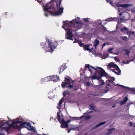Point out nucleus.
Segmentation results:
<instances>
[{
	"label": "nucleus",
	"mask_w": 135,
	"mask_h": 135,
	"mask_svg": "<svg viewBox=\"0 0 135 135\" xmlns=\"http://www.w3.org/2000/svg\"><path fill=\"white\" fill-rule=\"evenodd\" d=\"M82 24L81 23L78 22L76 19H74L73 21L68 22H63V25L62 26L63 28L67 31L65 34L66 38L73 40V35L72 32L74 31L71 28V27H74L80 29L81 28Z\"/></svg>",
	"instance_id": "obj_1"
},
{
	"label": "nucleus",
	"mask_w": 135,
	"mask_h": 135,
	"mask_svg": "<svg viewBox=\"0 0 135 135\" xmlns=\"http://www.w3.org/2000/svg\"><path fill=\"white\" fill-rule=\"evenodd\" d=\"M85 66L86 68H88V70L92 74L93 73V70H94L95 72L93 75L91 76L93 83V79L98 80L101 78L102 76H106L107 75V73L105 71L100 67L95 68L94 67L90 66L89 64H86Z\"/></svg>",
	"instance_id": "obj_2"
},
{
	"label": "nucleus",
	"mask_w": 135,
	"mask_h": 135,
	"mask_svg": "<svg viewBox=\"0 0 135 135\" xmlns=\"http://www.w3.org/2000/svg\"><path fill=\"white\" fill-rule=\"evenodd\" d=\"M56 6L51 5V8L52 10L51 11V15L54 16H57L60 15L63 12L64 8L62 7H60L61 3V1L60 0L57 2H55Z\"/></svg>",
	"instance_id": "obj_3"
},
{
	"label": "nucleus",
	"mask_w": 135,
	"mask_h": 135,
	"mask_svg": "<svg viewBox=\"0 0 135 135\" xmlns=\"http://www.w3.org/2000/svg\"><path fill=\"white\" fill-rule=\"evenodd\" d=\"M122 11V9L118 8V13L120 16V20H118V22H121L122 20L127 21L129 20L130 18L129 14L127 12H123L121 13Z\"/></svg>",
	"instance_id": "obj_4"
},
{
	"label": "nucleus",
	"mask_w": 135,
	"mask_h": 135,
	"mask_svg": "<svg viewBox=\"0 0 135 135\" xmlns=\"http://www.w3.org/2000/svg\"><path fill=\"white\" fill-rule=\"evenodd\" d=\"M37 1L40 4H42L43 8L45 12L44 14L45 16L47 17L50 15H51V1L45 6L43 3H41V1H40L39 0Z\"/></svg>",
	"instance_id": "obj_5"
},
{
	"label": "nucleus",
	"mask_w": 135,
	"mask_h": 135,
	"mask_svg": "<svg viewBox=\"0 0 135 135\" xmlns=\"http://www.w3.org/2000/svg\"><path fill=\"white\" fill-rule=\"evenodd\" d=\"M65 79L61 84L62 87H68L69 89L72 88L73 87L74 81L67 76L65 77Z\"/></svg>",
	"instance_id": "obj_6"
},
{
	"label": "nucleus",
	"mask_w": 135,
	"mask_h": 135,
	"mask_svg": "<svg viewBox=\"0 0 135 135\" xmlns=\"http://www.w3.org/2000/svg\"><path fill=\"white\" fill-rule=\"evenodd\" d=\"M48 45V47H46V44L45 42L41 43V45L42 46V47L45 50V52H51V42L49 40L47 39L46 41Z\"/></svg>",
	"instance_id": "obj_7"
},
{
	"label": "nucleus",
	"mask_w": 135,
	"mask_h": 135,
	"mask_svg": "<svg viewBox=\"0 0 135 135\" xmlns=\"http://www.w3.org/2000/svg\"><path fill=\"white\" fill-rule=\"evenodd\" d=\"M21 121L19 120H15L11 124H9V127H7L6 129L7 130H9L11 127L15 128V129H18V127H17L19 126H17V124L19 123H21Z\"/></svg>",
	"instance_id": "obj_8"
},
{
	"label": "nucleus",
	"mask_w": 135,
	"mask_h": 135,
	"mask_svg": "<svg viewBox=\"0 0 135 135\" xmlns=\"http://www.w3.org/2000/svg\"><path fill=\"white\" fill-rule=\"evenodd\" d=\"M107 68L108 69H110L111 70L112 69H117V71H119V68L117 65L113 62H110L109 63Z\"/></svg>",
	"instance_id": "obj_9"
},
{
	"label": "nucleus",
	"mask_w": 135,
	"mask_h": 135,
	"mask_svg": "<svg viewBox=\"0 0 135 135\" xmlns=\"http://www.w3.org/2000/svg\"><path fill=\"white\" fill-rule=\"evenodd\" d=\"M61 123V127L62 128H67L68 126V123H69L70 121V120H68L67 122L64 120L62 119L61 120H60L59 121Z\"/></svg>",
	"instance_id": "obj_10"
},
{
	"label": "nucleus",
	"mask_w": 135,
	"mask_h": 135,
	"mask_svg": "<svg viewBox=\"0 0 135 135\" xmlns=\"http://www.w3.org/2000/svg\"><path fill=\"white\" fill-rule=\"evenodd\" d=\"M79 45L81 47L83 46V48L85 50L89 51L90 52H91L93 49H89V46L88 45H84V44L81 42H78Z\"/></svg>",
	"instance_id": "obj_11"
},
{
	"label": "nucleus",
	"mask_w": 135,
	"mask_h": 135,
	"mask_svg": "<svg viewBox=\"0 0 135 135\" xmlns=\"http://www.w3.org/2000/svg\"><path fill=\"white\" fill-rule=\"evenodd\" d=\"M63 98L61 100H60L59 102V103H58V105L57 106V108L59 109V111H58L57 113V119L59 121H60V114L61 112V111L60 110V107L61 106V104L62 103V102L61 101L63 99Z\"/></svg>",
	"instance_id": "obj_12"
},
{
	"label": "nucleus",
	"mask_w": 135,
	"mask_h": 135,
	"mask_svg": "<svg viewBox=\"0 0 135 135\" xmlns=\"http://www.w3.org/2000/svg\"><path fill=\"white\" fill-rule=\"evenodd\" d=\"M21 124L19 126L17 127H18V129L22 128L24 127L26 128V126H29L30 125V122H22L21 123Z\"/></svg>",
	"instance_id": "obj_13"
},
{
	"label": "nucleus",
	"mask_w": 135,
	"mask_h": 135,
	"mask_svg": "<svg viewBox=\"0 0 135 135\" xmlns=\"http://www.w3.org/2000/svg\"><path fill=\"white\" fill-rule=\"evenodd\" d=\"M51 81V76H47L46 78H44L41 79V81L42 83L47 82Z\"/></svg>",
	"instance_id": "obj_14"
},
{
	"label": "nucleus",
	"mask_w": 135,
	"mask_h": 135,
	"mask_svg": "<svg viewBox=\"0 0 135 135\" xmlns=\"http://www.w3.org/2000/svg\"><path fill=\"white\" fill-rule=\"evenodd\" d=\"M58 80H59V77L57 75H53L51 78V81L55 82Z\"/></svg>",
	"instance_id": "obj_15"
},
{
	"label": "nucleus",
	"mask_w": 135,
	"mask_h": 135,
	"mask_svg": "<svg viewBox=\"0 0 135 135\" xmlns=\"http://www.w3.org/2000/svg\"><path fill=\"white\" fill-rule=\"evenodd\" d=\"M28 127H26L27 129L30 131H31L34 133H36L37 131L35 130V128L33 126H31V124L29 126H28Z\"/></svg>",
	"instance_id": "obj_16"
},
{
	"label": "nucleus",
	"mask_w": 135,
	"mask_h": 135,
	"mask_svg": "<svg viewBox=\"0 0 135 135\" xmlns=\"http://www.w3.org/2000/svg\"><path fill=\"white\" fill-rule=\"evenodd\" d=\"M57 44V42L56 41L54 44L51 43V52L54 51V49H55L56 47Z\"/></svg>",
	"instance_id": "obj_17"
},
{
	"label": "nucleus",
	"mask_w": 135,
	"mask_h": 135,
	"mask_svg": "<svg viewBox=\"0 0 135 135\" xmlns=\"http://www.w3.org/2000/svg\"><path fill=\"white\" fill-rule=\"evenodd\" d=\"M126 33L128 35L129 37L130 38H132V35H133L134 34V32L133 31H127Z\"/></svg>",
	"instance_id": "obj_18"
},
{
	"label": "nucleus",
	"mask_w": 135,
	"mask_h": 135,
	"mask_svg": "<svg viewBox=\"0 0 135 135\" xmlns=\"http://www.w3.org/2000/svg\"><path fill=\"white\" fill-rule=\"evenodd\" d=\"M128 99L127 97H125L124 98V99L122 100L120 102V105H123L125 104L127 102Z\"/></svg>",
	"instance_id": "obj_19"
},
{
	"label": "nucleus",
	"mask_w": 135,
	"mask_h": 135,
	"mask_svg": "<svg viewBox=\"0 0 135 135\" xmlns=\"http://www.w3.org/2000/svg\"><path fill=\"white\" fill-rule=\"evenodd\" d=\"M106 123V122L105 121L100 122L98 124L95 126L94 127H93V129H94L97 128L98 127H99L100 126L103 125Z\"/></svg>",
	"instance_id": "obj_20"
},
{
	"label": "nucleus",
	"mask_w": 135,
	"mask_h": 135,
	"mask_svg": "<svg viewBox=\"0 0 135 135\" xmlns=\"http://www.w3.org/2000/svg\"><path fill=\"white\" fill-rule=\"evenodd\" d=\"M106 123V122L105 121L100 122L98 124L95 126L94 127H93V129H94L97 128L98 127H99L100 126L103 125Z\"/></svg>",
	"instance_id": "obj_21"
},
{
	"label": "nucleus",
	"mask_w": 135,
	"mask_h": 135,
	"mask_svg": "<svg viewBox=\"0 0 135 135\" xmlns=\"http://www.w3.org/2000/svg\"><path fill=\"white\" fill-rule=\"evenodd\" d=\"M119 71H117V69H112V71L117 75H119L121 73V71L119 69Z\"/></svg>",
	"instance_id": "obj_22"
},
{
	"label": "nucleus",
	"mask_w": 135,
	"mask_h": 135,
	"mask_svg": "<svg viewBox=\"0 0 135 135\" xmlns=\"http://www.w3.org/2000/svg\"><path fill=\"white\" fill-rule=\"evenodd\" d=\"M66 68V66L65 64H63L62 65L61 67L59 68L60 70L59 73H60V72H62Z\"/></svg>",
	"instance_id": "obj_23"
},
{
	"label": "nucleus",
	"mask_w": 135,
	"mask_h": 135,
	"mask_svg": "<svg viewBox=\"0 0 135 135\" xmlns=\"http://www.w3.org/2000/svg\"><path fill=\"white\" fill-rule=\"evenodd\" d=\"M131 4H122V7L126 8L131 7Z\"/></svg>",
	"instance_id": "obj_24"
},
{
	"label": "nucleus",
	"mask_w": 135,
	"mask_h": 135,
	"mask_svg": "<svg viewBox=\"0 0 135 135\" xmlns=\"http://www.w3.org/2000/svg\"><path fill=\"white\" fill-rule=\"evenodd\" d=\"M99 86L103 85L104 83V82L102 80H99Z\"/></svg>",
	"instance_id": "obj_25"
},
{
	"label": "nucleus",
	"mask_w": 135,
	"mask_h": 135,
	"mask_svg": "<svg viewBox=\"0 0 135 135\" xmlns=\"http://www.w3.org/2000/svg\"><path fill=\"white\" fill-rule=\"evenodd\" d=\"M99 41L98 40H95L94 43V46L96 47L99 44Z\"/></svg>",
	"instance_id": "obj_26"
},
{
	"label": "nucleus",
	"mask_w": 135,
	"mask_h": 135,
	"mask_svg": "<svg viewBox=\"0 0 135 135\" xmlns=\"http://www.w3.org/2000/svg\"><path fill=\"white\" fill-rule=\"evenodd\" d=\"M125 50L126 51L125 54L128 57H129V55L128 54L130 52V50L127 49H125Z\"/></svg>",
	"instance_id": "obj_27"
},
{
	"label": "nucleus",
	"mask_w": 135,
	"mask_h": 135,
	"mask_svg": "<svg viewBox=\"0 0 135 135\" xmlns=\"http://www.w3.org/2000/svg\"><path fill=\"white\" fill-rule=\"evenodd\" d=\"M115 128H113L111 129H110L109 130L108 132L107 133V134H111L112 133V131L114 130Z\"/></svg>",
	"instance_id": "obj_28"
},
{
	"label": "nucleus",
	"mask_w": 135,
	"mask_h": 135,
	"mask_svg": "<svg viewBox=\"0 0 135 135\" xmlns=\"http://www.w3.org/2000/svg\"><path fill=\"white\" fill-rule=\"evenodd\" d=\"M120 37L122 39L126 41H127V39H129V38H128L126 36H121Z\"/></svg>",
	"instance_id": "obj_29"
},
{
	"label": "nucleus",
	"mask_w": 135,
	"mask_h": 135,
	"mask_svg": "<svg viewBox=\"0 0 135 135\" xmlns=\"http://www.w3.org/2000/svg\"><path fill=\"white\" fill-rule=\"evenodd\" d=\"M124 30L126 31H129L128 30V28L125 27H124L123 28H122L121 29V31H123Z\"/></svg>",
	"instance_id": "obj_30"
},
{
	"label": "nucleus",
	"mask_w": 135,
	"mask_h": 135,
	"mask_svg": "<svg viewBox=\"0 0 135 135\" xmlns=\"http://www.w3.org/2000/svg\"><path fill=\"white\" fill-rule=\"evenodd\" d=\"M113 49L112 48H109L108 50V52L112 54L113 53L112 50Z\"/></svg>",
	"instance_id": "obj_31"
},
{
	"label": "nucleus",
	"mask_w": 135,
	"mask_h": 135,
	"mask_svg": "<svg viewBox=\"0 0 135 135\" xmlns=\"http://www.w3.org/2000/svg\"><path fill=\"white\" fill-rule=\"evenodd\" d=\"M90 107L91 109H92L93 110H95V107L93 104H91L90 106Z\"/></svg>",
	"instance_id": "obj_32"
},
{
	"label": "nucleus",
	"mask_w": 135,
	"mask_h": 135,
	"mask_svg": "<svg viewBox=\"0 0 135 135\" xmlns=\"http://www.w3.org/2000/svg\"><path fill=\"white\" fill-rule=\"evenodd\" d=\"M130 62V61L129 60L127 61L126 62H125L124 61H123V63L124 64H128Z\"/></svg>",
	"instance_id": "obj_33"
},
{
	"label": "nucleus",
	"mask_w": 135,
	"mask_h": 135,
	"mask_svg": "<svg viewBox=\"0 0 135 135\" xmlns=\"http://www.w3.org/2000/svg\"><path fill=\"white\" fill-rule=\"evenodd\" d=\"M122 4H121L118 3L116 4V5L118 7H122Z\"/></svg>",
	"instance_id": "obj_34"
},
{
	"label": "nucleus",
	"mask_w": 135,
	"mask_h": 135,
	"mask_svg": "<svg viewBox=\"0 0 135 135\" xmlns=\"http://www.w3.org/2000/svg\"><path fill=\"white\" fill-rule=\"evenodd\" d=\"M98 23H97L98 24H100V25H101L102 22L101 21V20H98Z\"/></svg>",
	"instance_id": "obj_35"
},
{
	"label": "nucleus",
	"mask_w": 135,
	"mask_h": 135,
	"mask_svg": "<svg viewBox=\"0 0 135 135\" xmlns=\"http://www.w3.org/2000/svg\"><path fill=\"white\" fill-rule=\"evenodd\" d=\"M110 19V20H109V21H114L116 20V18H112V19Z\"/></svg>",
	"instance_id": "obj_36"
},
{
	"label": "nucleus",
	"mask_w": 135,
	"mask_h": 135,
	"mask_svg": "<svg viewBox=\"0 0 135 135\" xmlns=\"http://www.w3.org/2000/svg\"><path fill=\"white\" fill-rule=\"evenodd\" d=\"M90 83L89 82H87L86 83V84L88 86H89L90 85Z\"/></svg>",
	"instance_id": "obj_37"
},
{
	"label": "nucleus",
	"mask_w": 135,
	"mask_h": 135,
	"mask_svg": "<svg viewBox=\"0 0 135 135\" xmlns=\"http://www.w3.org/2000/svg\"><path fill=\"white\" fill-rule=\"evenodd\" d=\"M66 91H64V93H63V95H64V96H65L66 95Z\"/></svg>",
	"instance_id": "obj_38"
},
{
	"label": "nucleus",
	"mask_w": 135,
	"mask_h": 135,
	"mask_svg": "<svg viewBox=\"0 0 135 135\" xmlns=\"http://www.w3.org/2000/svg\"><path fill=\"white\" fill-rule=\"evenodd\" d=\"M110 82L111 83L115 85H115V83L114 82H113V81H110Z\"/></svg>",
	"instance_id": "obj_39"
},
{
	"label": "nucleus",
	"mask_w": 135,
	"mask_h": 135,
	"mask_svg": "<svg viewBox=\"0 0 135 135\" xmlns=\"http://www.w3.org/2000/svg\"><path fill=\"white\" fill-rule=\"evenodd\" d=\"M121 86H122V87H123V88H128V89H130L129 87H126L124 86L123 85H121Z\"/></svg>",
	"instance_id": "obj_40"
},
{
	"label": "nucleus",
	"mask_w": 135,
	"mask_h": 135,
	"mask_svg": "<svg viewBox=\"0 0 135 135\" xmlns=\"http://www.w3.org/2000/svg\"><path fill=\"white\" fill-rule=\"evenodd\" d=\"M133 123L132 122H130L129 123V125L130 126H132V125Z\"/></svg>",
	"instance_id": "obj_41"
},
{
	"label": "nucleus",
	"mask_w": 135,
	"mask_h": 135,
	"mask_svg": "<svg viewBox=\"0 0 135 135\" xmlns=\"http://www.w3.org/2000/svg\"><path fill=\"white\" fill-rule=\"evenodd\" d=\"M106 45V44L105 43H104L103 45H102V47H103L104 46H105Z\"/></svg>",
	"instance_id": "obj_42"
},
{
	"label": "nucleus",
	"mask_w": 135,
	"mask_h": 135,
	"mask_svg": "<svg viewBox=\"0 0 135 135\" xmlns=\"http://www.w3.org/2000/svg\"><path fill=\"white\" fill-rule=\"evenodd\" d=\"M91 117V116H88V117H86V118H87V119H90Z\"/></svg>",
	"instance_id": "obj_43"
},
{
	"label": "nucleus",
	"mask_w": 135,
	"mask_h": 135,
	"mask_svg": "<svg viewBox=\"0 0 135 135\" xmlns=\"http://www.w3.org/2000/svg\"><path fill=\"white\" fill-rule=\"evenodd\" d=\"M88 18H84V21H88Z\"/></svg>",
	"instance_id": "obj_44"
},
{
	"label": "nucleus",
	"mask_w": 135,
	"mask_h": 135,
	"mask_svg": "<svg viewBox=\"0 0 135 135\" xmlns=\"http://www.w3.org/2000/svg\"><path fill=\"white\" fill-rule=\"evenodd\" d=\"M86 112H87V113H91L92 112V111H90V112H88V111H87Z\"/></svg>",
	"instance_id": "obj_45"
},
{
	"label": "nucleus",
	"mask_w": 135,
	"mask_h": 135,
	"mask_svg": "<svg viewBox=\"0 0 135 135\" xmlns=\"http://www.w3.org/2000/svg\"><path fill=\"white\" fill-rule=\"evenodd\" d=\"M114 59L116 60V61L117 60H118V59L116 57H114Z\"/></svg>",
	"instance_id": "obj_46"
},
{
	"label": "nucleus",
	"mask_w": 135,
	"mask_h": 135,
	"mask_svg": "<svg viewBox=\"0 0 135 135\" xmlns=\"http://www.w3.org/2000/svg\"><path fill=\"white\" fill-rule=\"evenodd\" d=\"M71 130H70V129H69V130H68V133H70V131Z\"/></svg>",
	"instance_id": "obj_47"
},
{
	"label": "nucleus",
	"mask_w": 135,
	"mask_h": 135,
	"mask_svg": "<svg viewBox=\"0 0 135 135\" xmlns=\"http://www.w3.org/2000/svg\"><path fill=\"white\" fill-rule=\"evenodd\" d=\"M74 119H78V118H77V117H75L74 118Z\"/></svg>",
	"instance_id": "obj_48"
},
{
	"label": "nucleus",
	"mask_w": 135,
	"mask_h": 135,
	"mask_svg": "<svg viewBox=\"0 0 135 135\" xmlns=\"http://www.w3.org/2000/svg\"><path fill=\"white\" fill-rule=\"evenodd\" d=\"M110 3L112 6H113V4L112 3V2H110Z\"/></svg>",
	"instance_id": "obj_49"
},
{
	"label": "nucleus",
	"mask_w": 135,
	"mask_h": 135,
	"mask_svg": "<svg viewBox=\"0 0 135 135\" xmlns=\"http://www.w3.org/2000/svg\"><path fill=\"white\" fill-rule=\"evenodd\" d=\"M75 129L76 128H71L70 129L71 130H74V129Z\"/></svg>",
	"instance_id": "obj_50"
},
{
	"label": "nucleus",
	"mask_w": 135,
	"mask_h": 135,
	"mask_svg": "<svg viewBox=\"0 0 135 135\" xmlns=\"http://www.w3.org/2000/svg\"><path fill=\"white\" fill-rule=\"evenodd\" d=\"M51 5H52L53 4H54V3H53V1H52L51 0Z\"/></svg>",
	"instance_id": "obj_51"
},
{
	"label": "nucleus",
	"mask_w": 135,
	"mask_h": 135,
	"mask_svg": "<svg viewBox=\"0 0 135 135\" xmlns=\"http://www.w3.org/2000/svg\"><path fill=\"white\" fill-rule=\"evenodd\" d=\"M84 117V115H82V116H81V117H80V118H83Z\"/></svg>",
	"instance_id": "obj_52"
},
{
	"label": "nucleus",
	"mask_w": 135,
	"mask_h": 135,
	"mask_svg": "<svg viewBox=\"0 0 135 135\" xmlns=\"http://www.w3.org/2000/svg\"><path fill=\"white\" fill-rule=\"evenodd\" d=\"M102 26H103V27L104 28V29H105L106 28L104 26H103V25H102Z\"/></svg>",
	"instance_id": "obj_53"
},
{
	"label": "nucleus",
	"mask_w": 135,
	"mask_h": 135,
	"mask_svg": "<svg viewBox=\"0 0 135 135\" xmlns=\"http://www.w3.org/2000/svg\"><path fill=\"white\" fill-rule=\"evenodd\" d=\"M77 41H76V40H75V41H74L73 43H75V42H77Z\"/></svg>",
	"instance_id": "obj_54"
},
{
	"label": "nucleus",
	"mask_w": 135,
	"mask_h": 135,
	"mask_svg": "<svg viewBox=\"0 0 135 135\" xmlns=\"http://www.w3.org/2000/svg\"><path fill=\"white\" fill-rule=\"evenodd\" d=\"M134 59H132V60H131L130 61H133L134 60Z\"/></svg>",
	"instance_id": "obj_55"
},
{
	"label": "nucleus",
	"mask_w": 135,
	"mask_h": 135,
	"mask_svg": "<svg viewBox=\"0 0 135 135\" xmlns=\"http://www.w3.org/2000/svg\"><path fill=\"white\" fill-rule=\"evenodd\" d=\"M114 54L116 55H118V53H115Z\"/></svg>",
	"instance_id": "obj_56"
},
{
	"label": "nucleus",
	"mask_w": 135,
	"mask_h": 135,
	"mask_svg": "<svg viewBox=\"0 0 135 135\" xmlns=\"http://www.w3.org/2000/svg\"><path fill=\"white\" fill-rule=\"evenodd\" d=\"M106 1L107 2H108L109 1V0H106Z\"/></svg>",
	"instance_id": "obj_57"
},
{
	"label": "nucleus",
	"mask_w": 135,
	"mask_h": 135,
	"mask_svg": "<svg viewBox=\"0 0 135 135\" xmlns=\"http://www.w3.org/2000/svg\"><path fill=\"white\" fill-rule=\"evenodd\" d=\"M115 106V105H114V106H113L112 107H113V108L114 107V106Z\"/></svg>",
	"instance_id": "obj_58"
},
{
	"label": "nucleus",
	"mask_w": 135,
	"mask_h": 135,
	"mask_svg": "<svg viewBox=\"0 0 135 135\" xmlns=\"http://www.w3.org/2000/svg\"><path fill=\"white\" fill-rule=\"evenodd\" d=\"M133 126L134 127H135V126L133 125Z\"/></svg>",
	"instance_id": "obj_59"
},
{
	"label": "nucleus",
	"mask_w": 135,
	"mask_h": 135,
	"mask_svg": "<svg viewBox=\"0 0 135 135\" xmlns=\"http://www.w3.org/2000/svg\"><path fill=\"white\" fill-rule=\"evenodd\" d=\"M48 98H50V97H48Z\"/></svg>",
	"instance_id": "obj_60"
},
{
	"label": "nucleus",
	"mask_w": 135,
	"mask_h": 135,
	"mask_svg": "<svg viewBox=\"0 0 135 135\" xmlns=\"http://www.w3.org/2000/svg\"><path fill=\"white\" fill-rule=\"evenodd\" d=\"M132 21H134V20H133V19H132Z\"/></svg>",
	"instance_id": "obj_61"
},
{
	"label": "nucleus",
	"mask_w": 135,
	"mask_h": 135,
	"mask_svg": "<svg viewBox=\"0 0 135 135\" xmlns=\"http://www.w3.org/2000/svg\"><path fill=\"white\" fill-rule=\"evenodd\" d=\"M134 58H135V56H134Z\"/></svg>",
	"instance_id": "obj_62"
},
{
	"label": "nucleus",
	"mask_w": 135,
	"mask_h": 135,
	"mask_svg": "<svg viewBox=\"0 0 135 135\" xmlns=\"http://www.w3.org/2000/svg\"><path fill=\"white\" fill-rule=\"evenodd\" d=\"M7 12H6V14H7Z\"/></svg>",
	"instance_id": "obj_63"
},
{
	"label": "nucleus",
	"mask_w": 135,
	"mask_h": 135,
	"mask_svg": "<svg viewBox=\"0 0 135 135\" xmlns=\"http://www.w3.org/2000/svg\"><path fill=\"white\" fill-rule=\"evenodd\" d=\"M7 12H6V14H7Z\"/></svg>",
	"instance_id": "obj_64"
}]
</instances>
